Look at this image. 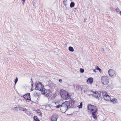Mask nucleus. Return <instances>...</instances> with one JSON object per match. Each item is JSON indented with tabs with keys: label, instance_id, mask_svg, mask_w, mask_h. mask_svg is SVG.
Masks as SVG:
<instances>
[{
	"label": "nucleus",
	"instance_id": "obj_25",
	"mask_svg": "<svg viewBox=\"0 0 121 121\" xmlns=\"http://www.w3.org/2000/svg\"><path fill=\"white\" fill-rule=\"evenodd\" d=\"M62 106V104H58V105L56 106V108H59L60 107V109H61V106Z\"/></svg>",
	"mask_w": 121,
	"mask_h": 121
},
{
	"label": "nucleus",
	"instance_id": "obj_2",
	"mask_svg": "<svg viewBox=\"0 0 121 121\" xmlns=\"http://www.w3.org/2000/svg\"><path fill=\"white\" fill-rule=\"evenodd\" d=\"M60 92L62 97L64 99L67 100L70 98V94L65 91L63 89H61L60 90Z\"/></svg>",
	"mask_w": 121,
	"mask_h": 121
},
{
	"label": "nucleus",
	"instance_id": "obj_11",
	"mask_svg": "<svg viewBox=\"0 0 121 121\" xmlns=\"http://www.w3.org/2000/svg\"><path fill=\"white\" fill-rule=\"evenodd\" d=\"M30 93H28L26 94L23 95V97L26 99L28 100H30Z\"/></svg>",
	"mask_w": 121,
	"mask_h": 121
},
{
	"label": "nucleus",
	"instance_id": "obj_34",
	"mask_svg": "<svg viewBox=\"0 0 121 121\" xmlns=\"http://www.w3.org/2000/svg\"><path fill=\"white\" fill-rule=\"evenodd\" d=\"M104 51V48H101V51L103 52Z\"/></svg>",
	"mask_w": 121,
	"mask_h": 121
},
{
	"label": "nucleus",
	"instance_id": "obj_21",
	"mask_svg": "<svg viewBox=\"0 0 121 121\" xmlns=\"http://www.w3.org/2000/svg\"><path fill=\"white\" fill-rule=\"evenodd\" d=\"M75 4L73 2H71L70 3V7L71 8H72L74 6Z\"/></svg>",
	"mask_w": 121,
	"mask_h": 121
},
{
	"label": "nucleus",
	"instance_id": "obj_14",
	"mask_svg": "<svg viewBox=\"0 0 121 121\" xmlns=\"http://www.w3.org/2000/svg\"><path fill=\"white\" fill-rule=\"evenodd\" d=\"M18 108L20 111H23L25 112H27V110L25 108H24L20 106H18Z\"/></svg>",
	"mask_w": 121,
	"mask_h": 121
},
{
	"label": "nucleus",
	"instance_id": "obj_12",
	"mask_svg": "<svg viewBox=\"0 0 121 121\" xmlns=\"http://www.w3.org/2000/svg\"><path fill=\"white\" fill-rule=\"evenodd\" d=\"M104 99L106 101L110 100H111V98L110 97V96L108 95H106V96H104L103 97Z\"/></svg>",
	"mask_w": 121,
	"mask_h": 121
},
{
	"label": "nucleus",
	"instance_id": "obj_10",
	"mask_svg": "<svg viewBox=\"0 0 121 121\" xmlns=\"http://www.w3.org/2000/svg\"><path fill=\"white\" fill-rule=\"evenodd\" d=\"M88 87L86 86H83L81 88L82 91L85 93L87 92Z\"/></svg>",
	"mask_w": 121,
	"mask_h": 121
},
{
	"label": "nucleus",
	"instance_id": "obj_17",
	"mask_svg": "<svg viewBox=\"0 0 121 121\" xmlns=\"http://www.w3.org/2000/svg\"><path fill=\"white\" fill-rule=\"evenodd\" d=\"M34 121H39V119L37 116H35L34 117Z\"/></svg>",
	"mask_w": 121,
	"mask_h": 121
},
{
	"label": "nucleus",
	"instance_id": "obj_1",
	"mask_svg": "<svg viewBox=\"0 0 121 121\" xmlns=\"http://www.w3.org/2000/svg\"><path fill=\"white\" fill-rule=\"evenodd\" d=\"M70 102L67 101H66L62 104V106L60 109L61 112L63 113H65L66 110L70 108Z\"/></svg>",
	"mask_w": 121,
	"mask_h": 121
},
{
	"label": "nucleus",
	"instance_id": "obj_38",
	"mask_svg": "<svg viewBox=\"0 0 121 121\" xmlns=\"http://www.w3.org/2000/svg\"><path fill=\"white\" fill-rule=\"evenodd\" d=\"M31 82H33V81H32V79L31 78Z\"/></svg>",
	"mask_w": 121,
	"mask_h": 121
},
{
	"label": "nucleus",
	"instance_id": "obj_39",
	"mask_svg": "<svg viewBox=\"0 0 121 121\" xmlns=\"http://www.w3.org/2000/svg\"><path fill=\"white\" fill-rule=\"evenodd\" d=\"M67 0H64L63 1H64V2H66Z\"/></svg>",
	"mask_w": 121,
	"mask_h": 121
},
{
	"label": "nucleus",
	"instance_id": "obj_29",
	"mask_svg": "<svg viewBox=\"0 0 121 121\" xmlns=\"http://www.w3.org/2000/svg\"><path fill=\"white\" fill-rule=\"evenodd\" d=\"M116 11L117 12H119L120 11L118 7H117V8H116Z\"/></svg>",
	"mask_w": 121,
	"mask_h": 121
},
{
	"label": "nucleus",
	"instance_id": "obj_24",
	"mask_svg": "<svg viewBox=\"0 0 121 121\" xmlns=\"http://www.w3.org/2000/svg\"><path fill=\"white\" fill-rule=\"evenodd\" d=\"M82 102H81L80 103L79 105L78 106V107L79 108H81L82 107Z\"/></svg>",
	"mask_w": 121,
	"mask_h": 121
},
{
	"label": "nucleus",
	"instance_id": "obj_26",
	"mask_svg": "<svg viewBox=\"0 0 121 121\" xmlns=\"http://www.w3.org/2000/svg\"><path fill=\"white\" fill-rule=\"evenodd\" d=\"M17 108H18V107H16L14 108H13V109L14 111H18Z\"/></svg>",
	"mask_w": 121,
	"mask_h": 121
},
{
	"label": "nucleus",
	"instance_id": "obj_9",
	"mask_svg": "<svg viewBox=\"0 0 121 121\" xmlns=\"http://www.w3.org/2000/svg\"><path fill=\"white\" fill-rule=\"evenodd\" d=\"M58 117V116L57 115L54 114L51 117V121H56Z\"/></svg>",
	"mask_w": 121,
	"mask_h": 121
},
{
	"label": "nucleus",
	"instance_id": "obj_16",
	"mask_svg": "<svg viewBox=\"0 0 121 121\" xmlns=\"http://www.w3.org/2000/svg\"><path fill=\"white\" fill-rule=\"evenodd\" d=\"M93 106H94V105H91L90 104H88L87 107L88 109L91 110L93 107Z\"/></svg>",
	"mask_w": 121,
	"mask_h": 121
},
{
	"label": "nucleus",
	"instance_id": "obj_7",
	"mask_svg": "<svg viewBox=\"0 0 121 121\" xmlns=\"http://www.w3.org/2000/svg\"><path fill=\"white\" fill-rule=\"evenodd\" d=\"M99 92H98L92 91L91 92V94H89L88 95L89 96H90V95H92L93 96L96 98H98L100 96V94H99Z\"/></svg>",
	"mask_w": 121,
	"mask_h": 121
},
{
	"label": "nucleus",
	"instance_id": "obj_18",
	"mask_svg": "<svg viewBox=\"0 0 121 121\" xmlns=\"http://www.w3.org/2000/svg\"><path fill=\"white\" fill-rule=\"evenodd\" d=\"M69 50L71 52H73L74 51V49L71 46H70L69 47Z\"/></svg>",
	"mask_w": 121,
	"mask_h": 121
},
{
	"label": "nucleus",
	"instance_id": "obj_40",
	"mask_svg": "<svg viewBox=\"0 0 121 121\" xmlns=\"http://www.w3.org/2000/svg\"><path fill=\"white\" fill-rule=\"evenodd\" d=\"M120 14L121 15V11H120Z\"/></svg>",
	"mask_w": 121,
	"mask_h": 121
},
{
	"label": "nucleus",
	"instance_id": "obj_5",
	"mask_svg": "<svg viewBox=\"0 0 121 121\" xmlns=\"http://www.w3.org/2000/svg\"><path fill=\"white\" fill-rule=\"evenodd\" d=\"M101 81L104 85H106L108 83V77L106 76H104L102 77Z\"/></svg>",
	"mask_w": 121,
	"mask_h": 121
},
{
	"label": "nucleus",
	"instance_id": "obj_8",
	"mask_svg": "<svg viewBox=\"0 0 121 121\" xmlns=\"http://www.w3.org/2000/svg\"><path fill=\"white\" fill-rule=\"evenodd\" d=\"M109 76L111 77H113L116 76V72L114 70L110 69L108 71Z\"/></svg>",
	"mask_w": 121,
	"mask_h": 121
},
{
	"label": "nucleus",
	"instance_id": "obj_30",
	"mask_svg": "<svg viewBox=\"0 0 121 121\" xmlns=\"http://www.w3.org/2000/svg\"><path fill=\"white\" fill-rule=\"evenodd\" d=\"M38 114H39L40 116H41L42 115L41 113L39 112H38Z\"/></svg>",
	"mask_w": 121,
	"mask_h": 121
},
{
	"label": "nucleus",
	"instance_id": "obj_35",
	"mask_svg": "<svg viewBox=\"0 0 121 121\" xmlns=\"http://www.w3.org/2000/svg\"><path fill=\"white\" fill-rule=\"evenodd\" d=\"M32 83V84H31V86H32V88L33 87V82H31Z\"/></svg>",
	"mask_w": 121,
	"mask_h": 121
},
{
	"label": "nucleus",
	"instance_id": "obj_27",
	"mask_svg": "<svg viewBox=\"0 0 121 121\" xmlns=\"http://www.w3.org/2000/svg\"><path fill=\"white\" fill-rule=\"evenodd\" d=\"M18 81V79L17 77H16L15 81V83L16 84Z\"/></svg>",
	"mask_w": 121,
	"mask_h": 121
},
{
	"label": "nucleus",
	"instance_id": "obj_28",
	"mask_svg": "<svg viewBox=\"0 0 121 121\" xmlns=\"http://www.w3.org/2000/svg\"><path fill=\"white\" fill-rule=\"evenodd\" d=\"M80 71L81 73H83L84 72V70L82 68H81L80 69Z\"/></svg>",
	"mask_w": 121,
	"mask_h": 121
},
{
	"label": "nucleus",
	"instance_id": "obj_32",
	"mask_svg": "<svg viewBox=\"0 0 121 121\" xmlns=\"http://www.w3.org/2000/svg\"><path fill=\"white\" fill-rule=\"evenodd\" d=\"M22 0V3L23 4H24L25 2V0Z\"/></svg>",
	"mask_w": 121,
	"mask_h": 121
},
{
	"label": "nucleus",
	"instance_id": "obj_20",
	"mask_svg": "<svg viewBox=\"0 0 121 121\" xmlns=\"http://www.w3.org/2000/svg\"><path fill=\"white\" fill-rule=\"evenodd\" d=\"M68 101L70 102V104H73L74 103V101L71 99H70L69 100V101Z\"/></svg>",
	"mask_w": 121,
	"mask_h": 121
},
{
	"label": "nucleus",
	"instance_id": "obj_31",
	"mask_svg": "<svg viewBox=\"0 0 121 121\" xmlns=\"http://www.w3.org/2000/svg\"><path fill=\"white\" fill-rule=\"evenodd\" d=\"M59 82L60 83H62V80L61 79H60L59 80Z\"/></svg>",
	"mask_w": 121,
	"mask_h": 121
},
{
	"label": "nucleus",
	"instance_id": "obj_19",
	"mask_svg": "<svg viewBox=\"0 0 121 121\" xmlns=\"http://www.w3.org/2000/svg\"><path fill=\"white\" fill-rule=\"evenodd\" d=\"M107 94V93L105 91H103L102 92V95L103 96V97L104 96H106V95Z\"/></svg>",
	"mask_w": 121,
	"mask_h": 121
},
{
	"label": "nucleus",
	"instance_id": "obj_6",
	"mask_svg": "<svg viewBox=\"0 0 121 121\" xmlns=\"http://www.w3.org/2000/svg\"><path fill=\"white\" fill-rule=\"evenodd\" d=\"M50 89L46 90L44 89L42 91V93L44 94H46V97H48V96H51V92L50 91Z\"/></svg>",
	"mask_w": 121,
	"mask_h": 121
},
{
	"label": "nucleus",
	"instance_id": "obj_15",
	"mask_svg": "<svg viewBox=\"0 0 121 121\" xmlns=\"http://www.w3.org/2000/svg\"><path fill=\"white\" fill-rule=\"evenodd\" d=\"M110 100L111 102L114 104L117 103V99L115 98L112 99L111 100Z\"/></svg>",
	"mask_w": 121,
	"mask_h": 121
},
{
	"label": "nucleus",
	"instance_id": "obj_13",
	"mask_svg": "<svg viewBox=\"0 0 121 121\" xmlns=\"http://www.w3.org/2000/svg\"><path fill=\"white\" fill-rule=\"evenodd\" d=\"M93 81V79L92 78H88L86 82L88 84H91L92 83Z\"/></svg>",
	"mask_w": 121,
	"mask_h": 121
},
{
	"label": "nucleus",
	"instance_id": "obj_4",
	"mask_svg": "<svg viewBox=\"0 0 121 121\" xmlns=\"http://www.w3.org/2000/svg\"><path fill=\"white\" fill-rule=\"evenodd\" d=\"M44 86L40 82L38 83L37 84L35 89L38 90L42 91L44 89Z\"/></svg>",
	"mask_w": 121,
	"mask_h": 121
},
{
	"label": "nucleus",
	"instance_id": "obj_23",
	"mask_svg": "<svg viewBox=\"0 0 121 121\" xmlns=\"http://www.w3.org/2000/svg\"><path fill=\"white\" fill-rule=\"evenodd\" d=\"M96 69L99 70L100 72H101L102 70L98 66H96Z\"/></svg>",
	"mask_w": 121,
	"mask_h": 121
},
{
	"label": "nucleus",
	"instance_id": "obj_3",
	"mask_svg": "<svg viewBox=\"0 0 121 121\" xmlns=\"http://www.w3.org/2000/svg\"><path fill=\"white\" fill-rule=\"evenodd\" d=\"M98 111V109L96 106H93V107L91 110V112L93 117L95 119H96L97 117V116L96 115V113Z\"/></svg>",
	"mask_w": 121,
	"mask_h": 121
},
{
	"label": "nucleus",
	"instance_id": "obj_22",
	"mask_svg": "<svg viewBox=\"0 0 121 121\" xmlns=\"http://www.w3.org/2000/svg\"><path fill=\"white\" fill-rule=\"evenodd\" d=\"M34 95L35 96H39V94L36 91L35 92Z\"/></svg>",
	"mask_w": 121,
	"mask_h": 121
},
{
	"label": "nucleus",
	"instance_id": "obj_37",
	"mask_svg": "<svg viewBox=\"0 0 121 121\" xmlns=\"http://www.w3.org/2000/svg\"><path fill=\"white\" fill-rule=\"evenodd\" d=\"M96 69H94V70H93V71H94V72H96Z\"/></svg>",
	"mask_w": 121,
	"mask_h": 121
},
{
	"label": "nucleus",
	"instance_id": "obj_33",
	"mask_svg": "<svg viewBox=\"0 0 121 121\" xmlns=\"http://www.w3.org/2000/svg\"><path fill=\"white\" fill-rule=\"evenodd\" d=\"M63 3L66 6L67 5V3H66V2H64V1H63Z\"/></svg>",
	"mask_w": 121,
	"mask_h": 121
},
{
	"label": "nucleus",
	"instance_id": "obj_36",
	"mask_svg": "<svg viewBox=\"0 0 121 121\" xmlns=\"http://www.w3.org/2000/svg\"><path fill=\"white\" fill-rule=\"evenodd\" d=\"M86 20V19H84V22H85Z\"/></svg>",
	"mask_w": 121,
	"mask_h": 121
}]
</instances>
